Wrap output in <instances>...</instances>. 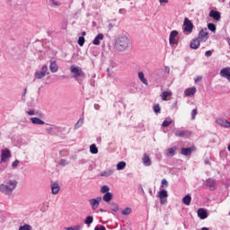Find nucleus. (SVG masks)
I'll use <instances>...</instances> for the list:
<instances>
[{"mask_svg": "<svg viewBox=\"0 0 230 230\" xmlns=\"http://www.w3.org/2000/svg\"><path fill=\"white\" fill-rule=\"evenodd\" d=\"M19 181L15 179L6 180L0 184V193L6 197H12L13 191L17 189Z\"/></svg>", "mask_w": 230, "mask_h": 230, "instance_id": "1", "label": "nucleus"}, {"mask_svg": "<svg viewBox=\"0 0 230 230\" xmlns=\"http://www.w3.org/2000/svg\"><path fill=\"white\" fill-rule=\"evenodd\" d=\"M130 48V39L127 35H120L115 40V49L117 51H127Z\"/></svg>", "mask_w": 230, "mask_h": 230, "instance_id": "2", "label": "nucleus"}, {"mask_svg": "<svg viewBox=\"0 0 230 230\" xmlns=\"http://www.w3.org/2000/svg\"><path fill=\"white\" fill-rule=\"evenodd\" d=\"M0 157V173H3L6 170L4 163H8V160L12 157V152L8 148L2 149Z\"/></svg>", "mask_w": 230, "mask_h": 230, "instance_id": "3", "label": "nucleus"}, {"mask_svg": "<svg viewBox=\"0 0 230 230\" xmlns=\"http://www.w3.org/2000/svg\"><path fill=\"white\" fill-rule=\"evenodd\" d=\"M46 75H49V72H48V65H43L40 70H37L34 73V80H42Z\"/></svg>", "mask_w": 230, "mask_h": 230, "instance_id": "4", "label": "nucleus"}, {"mask_svg": "<svg viewBox=\"0 0 230 230\" xmlns=\"http://www.w3.org/2000/svg\"><path fill=\"white\" fill-rule=\"evenodd\" d=\"M179 31H172L169 35V44L170 46H174L177 48L179 46Z\"/></svg>", "mask_w": 230, "mask_h": 230, "instance_id": "5", "label": "nucleus"}, {"mask_svg": "<svg viewBox=\"0 0 230 230\" xmlns=\"http://www.w3.org/2000/svg\"><path fill=\"white\" fill-rule=\"evenodd\" d=\"M88 203L92 208V211H96V209L100 208V204H102V196L88 199Z\"/></svg>", "mask_w": 230, "mask_h": 230, "instance_id": "6", "label": "nucleus"}, {"mask_svg": "<svg viewBox=\"0 0 230 230\" xmlns=\"http://www.w3.org/2000/svg\"><path fill=\"white\" fill-rule=\"evenodd\" d=\"M70 71H71V73H73L74 78H75V80H78V78H80V76H85V74L84 73V71H82V67H80V66L72 65L70 66Z\"/></svg>", "mask_w": 230, "mask_h": 230, "instance_id": "7", "label": "nucleus"}, {"mask_svg": "<svg viewBox=\"0 0 230 230\" xmlns=\"http://www.w3.org/2000/svg\"><path fill=\"white\" fill-rule=\"evenodd\" d=\"M182 30L186 33H191V31H193V23L191 21H190V19H184Z\"/></svg>", "mask_w": 230, "mask_h": 230, "instance_id": "8", "label": "nucleus"}, {"mask_svg": "<svg viewBox=\"0 0 230 230\" xmlns=\"http://www.w3.org/2000/svg\"><path fill=\"white\" fill-rule=\"evenodd\" d=\"M198 39L201 42H208V40L209 39V33L208 32V28H205L199 31L198 34Z\"/></svg>", "mask_w": 230, "mask_h": 230, "instance_id": "9", "label": "nucleus"}, {"mask_svg": "<svg viewBox=\"0 0 230 230\" xmlns=\"http://www.w3.org/2000/svg\"><path fill=\"white\" fill-rule=\"evenodd\" d=\"M216 122L219 127H223L224 128H230V122L226 119L224 118H217Z\"/></svg>", "mask_w": 230, "mask_h": 230, "instance_id": "10", "label": "nucleus"}, {"mask_svg": "<svg viewBox=\"0 0 230 230\" xmlns=\"http://www.w3.org/2000/svg\"><path fill=\"white\" fill-rule=\"evenodd\" d=\"M158 197L160 199V204H166V199L168 198V191L162 190L158 192Z\"/></svg>", "mask_w": 230, "mask_h": 230, "instance_id": "11", "label": "nucleus"}, {"mask_svg": "<svg viewBox=\"0 0 230 230\" xmlns=\"http://www.w3.org/2000/svg\"><path fill=\"white\" fill-rule=\"evenodd\" d=\"M220 76H222V78H226V80L228 82H230V67H225L223 69L220 70Z\"/></svg>", "mask_w": 230, "mask_h": 230, "instance_id": "12", "label": "nucleus"}, {"mask_svg": "<svg viewBox=\"0 0 230 230\" xmlns=\"http://www.w3.org/2000/svg\"><path fill=\"white\" fill-rule=\"evenodd\" d=\"M50 190L52 195H58L60 192V185H58V182L55 181L50 184Z\"/></svg>", "mask_w": 230, "mask_h": 230, "instance_id": "13", "label": "nucleus"}, {"mask_svg": "<svg viewBox=\"0 0 230 230\" xmlns=\"http://www.w3.org/2000/svg\"><path fill=\"white\" fill-rule=\"evenodd\" d=\"M206 186L211 191L217 190V181L213 179H208L206 181Z\"/></svg>", "mask_w": 230, "mask_h": 230, "instance_id": "14", "label": "nucleus"}, {"mask_svg": "<svg viewBox=\"0 0 230 230\" xmlns=\"http://www.w3.org/2000/svg\"><path fill=\"white\" fill-rule=\"evenodd\" d=\"M184 94L185 96H195V94H197V87L193 86L190 88H186Z\"/></svg>", "mask_w": 230, "mask_h": 230, "instance_id": "15", "label": "nucleus"}, {"mask_svg": "<svg viewBox=\"0 0 230 230\" xmlns=\"http://www.w3.org/2000/svg\"><path fill=\"white\" fill-rule=\"evenodd\" d=\"M142 163L144 166H152V159L145 153L142 157Z\"/></svg>", "mask_w": 230, "mask_h": 230, "instance_id": "16", "label": "nucleus"}, {"mask_svg": "<svg viewBox=\"0 0 230 230\" xmlns=\"http://www.w3.org/2000/svg\"><path fill=\"white\" fill-rule=\"evenodd\" d=\"M209 17H211L212 19H214V21H220V12L218 11H215V10H212L209 12Z\"/></svg>", "mask_w": 230, "mask_h": 230, "instance_id": "17", "label": "nucleus"}, {"mask_svg": "<svg viewBox=\"0 0 230 230\" xmlns=\"http://www.w3.org/2000/svg\"><path fill=\"white\" fill-rule=\"evenodd\" d=\"M200 42L198 38L192 40L190 45L191 49H199V48H200Z\"/></svg>", "mask_w": 230, "mask_h": 230, "instance_id": "18", "label": "nucleus"}, {"mask_svg": "<svg viewBox=\"0 0 230 230\" xmlns=\"http://www.w3.org/2000/svg\"><path fill=\"white\" fill-rule=\"evenodd\" d=\"M49 70L52 73H57L58 71V65L57 64V61L55 60L49 61Z\"/></svg>", "mask_w": 230, "mask_h": 230, "instance_id": "19", "label": "nucleus"}, {"mask_svg": "<svg viewBox=\"0 0 230 230\" xmlns=\"http://www.w3.org/2000/svg\"><path fill=\"white\" fill-rule=\"evenodd\" d=\"M198 217L201 220H206V218H208V212L204 208H199L198 209Z\"/></svg>", "mask_w": 230, "mask_h": 230, "instance_id": "20", "label": "nucleus"}, {"mask_svg": "<svg viewBox=\"0 0 230 230\" xmlns=\"http://www.w3.org/2000/svg\"><path fill=\"white\" fill-rule=\"evenodd\" d=\"M30 119H31V123H32V125H46V122H44V120H42L37 117H31Z\"/></svg>", "mask_w": 230, "mask_h": 230, "instance_id": "21", "label": "nucleus"}, {"mask_svg": "<svg viewBox=\"0 0 230 230\" xmlns=\"http://www.w3.org/2000/svg\"><path fill=\"white\" fill-rule=\"evenodd\" d=\"M195 151V147H186V148H181V154L182 155H191V152Z\"/></svg>", "mask_w": 230, "mask_h": 230, "instance_id": "22", "label": "nucleus"}, {"mask_svg": "<svg viewBox=\"0 0 230 230\" xmlns=\"http://www.w3.org/2000/svg\"><path fill=\"white\" fill-rule=\"evenodd\" d=\"M104 39V36H103V33H99L95 38L94 40H93V44L94 46H100V41L101 40H103Z\"/></svg>", "mask_w": 230, "mask_h": 230, "instance_id": "23", "label": "nucleus"}, {"mask_svg": "<svg viewBox=\"0 0 230 230\" xmlns=\"http://www.w3.org/2000/svg\"><path fill=\"white\" fill-rule=\"evenodd\" d=\"M188 131L187 130H179L177 129L174 132V136H176V137H186V136H188Z\"/></svg>", "mask_w": 230, "mask_h": 230, "instance_id": "24", "label": "nucleus"}, {"mask_svg": "<svg viewBox=\"0 0 230 230\" xmlns=\"http://www.w3.org/2000/svg\"><path fill=\"white\" fill-rule=\"evenodd\" d=\"M137 76H138V79L140 80V82L142 84H144V85H148V80H146V78H145V73L138 72Z\"/></svg>", "mask_w": 230, "mask_h": 230, "instance_id": "25", "label": "nucleus"}, {"mask_svg": "<svg viewBox=\"0 0 230 230\" xmlns=\"http://www.w3.org/2000/svg\"><path fill=\"white\" fill-rule=\"evenodd\" d=\"M114 170L112 169H107L105 171H102L100 175L101 177H111V175H113Z\"/></svg>", "mask_w": 230, "mask_h": 230, "instance_id": "26", "label": "nucleus"}, {"mask_svg": "<svg viewBox=\"0 0 230 230\" xmlns=\"http://www.w3.org/2000/svg\"><path fill=\"white\" fill-rule=\"evenodd\" d=\"M112 193L111 192H106L103 196H102V200L104 202H107V204H109L111 202V200H112Z\"/></svg>", "mask_w": 230, "mask_h": 230, "instance_id": "27", "label": "nucleus"}, {"mask_svg": "<svg viewBox=\"0 0 230 230\" xmlns=\"http://www.w3.org/2000/svg\"><path fill=\"white\" fill-rule=\"evenodd\" d=\"M110 208L111 209V211H113V213H118V211H119V205H118V203L116 202H111L110 205Z\"/></svg>", "mask_w": 230, "mask_h": 230, "instance_id": "28", "label": "nucleus"}, {"mask_svg": "<svg viewBox=\"0 0 230 230\" xmlns=\"http://www.w3.org/2000/svg\"><path fill=\"white\" fill-rule=\"evenodd\" d=\"M169 96H172V92L165 91V92H163L161 94V98L163 102H167Z\"/></svg>", "mask_w": 230, "mask_h": 230, "instance_id": "29", "label": "nucleus"}, {"mask_svg": "<svg viewBox=\"0 0 230 230\" xmlns=\"http://www.w3.org/2000/svg\"><path fill=\"white\" fill-rule=\"evenodd\" d=\"M182 202L185 204V206H190V204H191V196L187 194L185 197H183Z\"/></svg>", "mask_w": 230, "mask_h": 230, "instance_id": "30", "label": "nucleus"}, {"mask_svg": "<svg viewBox=\"0 0 230 230\" xmlns=\"http://www.w3.org/2000/svg\"><path fill=\"white\" fill-rule=\"evenodd\" d=\"M175 150H177V147H170V148H168L166 155L168 157H173V155H175Z\"/></svg>", "mask_w": 230, "mask_h": 230, "instance_id": "31", "label": "nucleus"}, {"mask_svg": "<svg viewBox=\"0 0 230 230\" xmlns=\"http://www.w3.org/2000/svg\"><path fill=\"white\" fill-rule=\"evenodd\" d=\"M26 114L29 116H40V118H42V113H39V111H35L34 110H30L26 111Z\"/></svg>", "mask_w": 230, "mask_h": 230, "instance_id": "32", "label": "nucleus"}, {"mask_svg": "<svg viewBox=\"0 0 230 230\" xmlns=\"http://www.w3.org/2000/svg\"><path fill=\"white\" fill-rule=\"evenodd\" d=\"M93 222H94V217H93V216H88L84 219V224H86V226H91Z\"/></svg>", "mask_w": 230, "mask_h": 230, "instance_id": "33", "label": "nucleus"}, {"mask_svg": "<svg viewBox=\"0 0 230 230\" xmlns=\"http://www.w3.org/2000/svg\"><path fill=\"white\" fill-rule=\"evenodd\" d=\"M126 167H127V163L126 162H119L117 164V170H119V171L125 170Z\"/></svg>", "mask_w": 230, "mask_h": 230, "instance_id": "34", "label": "nucleus"}, {"mask_svg": "<svg viewBox=\"0 0 230 230\" xmlns=\"http://www.w3.org/2000/svg\"><path fill=\"white\" fill-rule=\"evenodd\" d=\"M82 125H84V118L79 119V120L76 122V124L74 127L75 130H78V128H80Z\"/></svg>", "mask_w": 230, "mask_h": 230, "instance_id": "35", "label": "nucleus"}, {"mask_svg": "<svg viewBox=\"0 0 230 230\" xmlns=\"http://www.w3.org/2000/svg\"><path fill=\"white\" fill-rule=\"evenodd\" d=\"M208 29L213 33H215L217 31V25H215L214 23H208Z\"/></svg>", "mask_w": 230, "mask_h": 230, "instance_id": "36", "label": "nucleus"}, {"mask_svg": "<svg viewBox=\"0 0 230 230\" xmlns=\"http://www.w3.org/2000/svg\"><path fill=\"white\" fill-rule=\"evenodd\" d=\"M130 213H132V208H126L122 210V215L124 217L130 215Z\"/></svg>", "mask_w": 230, "mask_h": 230, "instance_id": "37", "label": "nucleus"}, {"mask_svg": "<svg viewBox=\"0 0 230 230\" xmlns=\"http://www.w3.org/2000/svg\"><path fill=\"white\" fill-rule=\"evenodd\" d=\"M90 152L91 154H98V147H96V145L93 144L90 146Z\"/></svg>", "mask_w": 230, "mask_h": 230, "instance_id": "38", "label": "nucleus"}, {"mask_svg": "<svg viewBox=\"0 0 230 230\" xmlns=\"http://www.w3.org/2000/svg\"><path fill=\"white\" fill-rule=\"evenodd\" d=\"M110 190H111V188H109V186H107V185H102V187H101V193H109V191H110Z\"/></svg>", "mask_w": 230, "mask_h": 230, "instance_id": "39", "label": "nucleus"}, {"mask_svg": "<svg viewBox=\"0 0 230 230\" xmlns=\"http://www.w3.org/2000/svg\"><path fill=\"white\" fill-rule=\"evenodd\" d=\"M83 227L82 225H76L75 226H70V227H66L65 228L66 230H81Z\"/></svg>", "mask_w": 230, "mask_h": 230, "instance_id": "40", "label": "nucleus"}, {"mask_svg": "<svg viewBox=\"0 0 230 230\" xmlns=\"http://www.w3.org/2000/svg\"><path fill=\"white\" fill-rule=\"evenodd\" d=\"M19 164H21V161H19L18 159L14 160L12 163V168L13 170H16V168L19 166Z\"/></svg>", "mask_w": 230, "mask_h": 230, "instance_id": "41", "label": "nucleus"}, {"mask_svg": "<svg viewBox=\"0 0 230 230\" xmlns=\"http://www.w3.org/2000/svg\"><path fill=\"white\" fill-rule=\"evenodd\" d=\"M49 3L52 6H60L62 4V3L58 0H49Z\"/></svg>", "mask_w": 230, "mask_h": 230, "instance_id": "42", "label": "nucleus"}, {"mask_svg": "<svg viewBox=\"0 0 230 230\" xmlns=\"http://www.w3.org/2000/svg\"><path fill=\"white\" fill-rule=\"evenodd\" d=\"M77 44H79L81 47L84 46V44H85V38H84V36H80L78 38Z\"/></svg>", "mask_w": 230, "mask_h": 230, "instance_id": "43", "label": "nucleus"}, {"mask_svg": "<svg viewBox=\"0 0 230 230\" xmlns=\"http://www.w3.org/2000/svg\"><path fill=\"white\" fill-rule=\"evenodd\" d=\"M18 230H31V226L25 224L20 226Z\"/></svg>", "mask_w": 230, "mask_h": 230, "instance_id": "44", "label": "nucleus"}, {"mask_svg": "<svg viewBox=\"0 0 230 230\" xmlns=\"http://www.w3.org/2000/svg\"><path fill=\"white\" fill-rule=\"evenodd\" d=\"M173 122V120H164L162 127H170L172 125V123Z\"/></svg>", "mask_w": 230, "mask_h": 230, "instance_id": "45", "label": "nucleus"}, {"mask_svg": "<svg viewBox=\"0 0 230 230\" xmlns=\"http://www.w3.org/2000/svg\"><path fill=\"white\" fill-rule=\"evenodd\" d=\"M154 112H155V114H159V112H161V106H159V104L155 105Z\"/></svg>", "mask_w": 230, "mask_h": 230, "instance_id": "46", "label": "nucleus"}, {"mask_svg": "<svg viewBox=\"0 0 230 230\" xmlns=\"http://www.w3.org/2000/svg\"><path fill=\"white\" fill-rule=\"evenodd\" d=\"M161 187L162 188H168V181H166V179L162 180Z\"/></svg>", "mask_w": 230, "mask_h": 230, "instance_id": "47", "label": "nucleus"}, {"mask_svg": "<svg viewBox=\"0 0 230 230\" xmlns=\"http://www.w3.org/2000/svg\"><path fill=\"white\" fill-rule=\"evenodd\" d=\"M67 164H69V163H67V161H66L64 159L60 160V162H59L60 166H67Z\"/></svg>", "mask_w": 230, "mask_h": 230, "instance_id": "48", "label": "nucleus"}, {"mask_svg": "<svg viewBox=\"0 0 230 230\" xmlns=\"http://www.w3.org/2000/svg\"><path fill=\"white\" fill-rule=\"evenodd\" d=\"M197 116V109L192 110L191 111V119H195V117Z\"/></svg>", "mask_w": 230, "mask_h": 230, "instance_id": "49", "label": "nucleus"}, {"mask_svg": "<svg viewBox=\"0 0 230 230\" xmlns=\"http://www.w3.org/2000/svg\"><path fill=\"white\" fill-rule=\"evenodd\" d=\"M160 4H168V3L170 2V0H158Z\"/></svg>", "mask_w": 230, "mask_h": 230, "instance_id": "50", "label": "nucleus"}, {"mask_svg": "<svg viewBox=\"0 0 230 230\" xmlns=\"http://www.w3.org/2000/svg\"><path fill=\"white\" fill-rule=\"evenodd\" d=\"M94 230H106L104 226H95Z\"/></svg>", "mask_w": 230, "mask_h": 230, "instance_id": "51", "label": "nucleus"}, {"mask_svg": "<svg viewBox=\"0 0 230 230\" xmlns=\"http://www.w3.org/2000/svg\"><path fill=\"white\" fill-rule=\"evenodd\" d=\"M213 55V52L211 50H208L205 52V57H211Z\"/></svg>", "mask_w": 230, "mask_h": 230, "instance_id": "52", "label": "nucleus"}, {"mask_svg": "<svg viewBox=\"0 0 230 230\" xmlns=\"http://www.w3.org/2000/svg\"><path fill=\"white\" fill-rule=\"evenodd\" d=\"M94 109H95V111H100V106H99V104H94Z\"/></svg>", "mask_w": 230, "mask_h": 230, "instance_id": "53", "label": "nucleus"}, {"mask_svg": "<svg viewBox=\"0 0 230 230\" xmlns=\"http://www.w3.org/2000/svg\"><path fill=\"white\" fill-rule=\"evenodd\" d=\"M51 130H53V128H48L46 129V131L49 133V134H51Z\"/></svg>", "mask_w": 230, "mask_h": 230, "instance_id": "54", "label": "nucleus"}, {"mask_svg": "<svg viewBox=\"0 0 230 230\" xmlns=\"http://www.w3.org/2000/svg\"><path fill=\"white\" fill-rule=\"evenodd\" d=\"M164 71H165V73H170V67L165 66V67H164Z\"/></svg>", "mask_w": 230, "mask_h": 230, "instance_id": "55", "label": "nucleus"}, {"mask_svg": "<svg viewBox=\"0 0 230 230\" xmlns=\"http://www.w3.org/2000/svg\"><path fill=\"white\" fill-rule=\"evenodd\" d=\"M200 80H202V77H197V78L195 79V83L197 84V82H200Z\"/></svg>", "mask_w": 230, "mask_h": 230, "instance_id": "56", "label": "nucleus"}, {"mask_svg": "<svg viewBox=\"0 0 230 230\" xmlns=\"http://www.w3.org/2000/svg\"><path fill=\"white\" fill-rule=\"evenodd\" d=\"M140 191H142V193H145V190H143V187H140Z\"/></svg>", "mask_w": 230, "mask_h": 230, "instance_id": "57", "label": "nucleus"}, {"mask_svg": "<svg viewBox=\"0 0 230 230\" xmlns=\"http://www.w3.org/2000/svg\"><path fill=\"white\" fill-rule=\"evenodd\" d=\"M82 35H83V37H85L86 32H85V31H83V32H82Z\"/></svg>", "mask_w": 230, "mask_h": 230, "instance_id": "58", "label": "nucleus"}, {"mask_svg": "<svg viewBox=\"0 0 230 230\" xmlns=\"http://www.w3.org/2000/svg\"><path fill=\"white\" fill-rule=\"evenodd\" d=\"M201 230H209L208 227H202Z\"/></svg>", "mask_w": 230, "mask_h": 230, "instance_id": "59", "label": "nucleus"}, {"mask_svg": "<svg viewBox=\"0 0 230 230\" xmlns=\"http://www.w3.org/2000/svg\"><path fill=\"white\" fill-rule=\"evenodd\" d=\"M101 213H105V210H103L102 208L100 209Z\"/></svg>", "mask_w": 230, "mask_h": 230, "instance_id": "60", "label": "nucleus"}, {"mask_svg": "<svg viewBox=\"0 0 230 230\" xmlns=\"http://www.w3.org/2000/svg\"><path fill=\"white\" fill-rule=\"evenodd\" d=\"M223 3H226V0H222Z\"/></svg>", "mask_w": 230, "mask_h": 230, "instance_id": "61", "label": "nucleus"}]
</instances>
